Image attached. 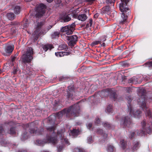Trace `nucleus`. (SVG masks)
Masks as SVG:
<instances>
[{"mask_svg":"<svg viewBox=\"0 0 152 152\" xmlns=\"http://www.w3.org/2000/svg\"><path fill=\"white\" fill-rule=\"evenodd\" d=\"M26 134H23L22 135L23 137V140H25V139H24V138H25V139H27V136H26Z\"/></svg>","mask_w":152,"mask_h":152,"instance_id":"obj_54","label":"nucleus"},{"mask_svg":"<svg viewBox=\"0 0 152 152\" xmlns=\"http://www.w3.org/2000/svg\"><path fill=\"white\" fill-rule=\"evenodd\" d=\"M145 98V96H142L139 99V101H138V104L142 109L145 111L146 115L149 116H150L149 120L150 122H147L145 120H143L141 122L140 129L137 132V135L140 136H142L146 133L150 134L151 132L152 128V117H151V113L146 106Z\"/></svg>","mask_w":152,"mask_h":152,"instance_id":"obj_1","label":"nucleus"},{"mask_svg":"<svg viewBox=\"0 0 152 152\" xmlns=\"http://www.w3.org/2000/svg\"><path fill=\"white\" fill-rule=\"evenodd\" d=\"M91 26H90V25L89 24V23H87L86 25L85 28L86 29H87L89 27H90Z\"/></svg>","mask_w":152,"mask_h":152,"instance_id":"obj_57","label":"nucleus"},{"mask_svg":"<svg viewBox=\"0 0 152 152\" xmlns=\"http://www.w3.org/2000/svg\"><path fill=\"white\" fill-rule=\"evenodd\" d=\"M67 95L66 97L67 99H72L73 98V95L75 94V92L73 88L72 87H69L68 90L67 91Z\"/></svg>","mask_w":152,"mask_h":152,"instance_id":"obj_10","label":"nucleus"},{"mask_svg":"<svg viewBox=\"0 0 152 152\" xmlns=\"http://www.w3.org/2000/svg\"><path fill=\"white\" fill-rule=\"evenodd\" d=\"M103 126L107 129H109L110 127V124L108 122H105L103 123Z\"/></svg>","mask_w":152,"mask_h":152,"instance_id":"obj_33","label":"nucleus"},{"mask_svg":"<svg viewBox=\"0 0 152 152\" xmlns=\"http://www.w3.org/2000/svg\"><path fill=\"white\" fill-rule=\"evenodd\" d=\"M128 110L129 112V114L132 115V114L134 117L135 118H138L139 116V115L141 113V111L139 110H137L136 111H134L133 110H132V107L131 112L130 113V109H128Z\"/></svg>","mask_w":152,"mask_h":152,"instance_id":"obj_17","label":"nucleus"},{"mask_svg":"<svg viewBox=\"0 0 152 152\" xmlns=\"http://www.w3.org/2000/svg\"><path fill=\"white\" fill-rule=\"evenodd\" d=\"M47 131L48 132L50 133V136H47V139L48 141L53 144H56L57 142V137L54 132L55 128L54 126L49 127L47 128Z\"/></svg>","mask_w":152,"mask_h":152,"instance_id":"obj_4","label":"nucleus"},{"mask_svg":"<svg viewBox=\"0 0 152 152\" xmlns=\"http://www.w3.org/2000/svg\"><path fill=\"white\" fill-rule=\"evenodd\" d=\"M55 54L58 57H61L64 56V52L62 51L56 52Z\"/></svg>","mask_w":152,"mask_h":152,"instance_id":"obj_30","label":"nucleus"},{"mask_svg":"<svg viewBox=\"0 0 152 152\" xmlns=\"http://www.w3.org/2000/svg\"><path fill=\"white\" fill-rule=\"evenodd\" d=\"M27 24L26 23H25L24 25V28H26L27 27Z\"/></svg>","mask_w":152,"mask_h":152,"instance_id":"obj_62","label":"nucleus"},{"mask_svg":"<svg viewBox=\"0 0 152 152\" xmlns=\"http://www.w3.org/2000/svg\"><path fill=\"white\" fill-rule=\"evenodd\" d=\"M100 121L99 119L98 118H96V121H95V123L97 124H99L100 123Z\"/></svg>","mask_w":152,"mask_h":152,"instance_id":"obj_45","label":"nucleus"},{"mask_svg":"<svg viewBox=\"0 0 152 152\" xmlns=\"http://www.w3.org/2000/svg\"><path fill=\"white\" fill-rule=\"evenodd\" d=\"M11 60L12 61H14L16 58V57L15 56H11Z\"/></svg>","mask_w":152,"mask_h":152,"instance_id":"obj_53","label":"nucleus"},{"mask_svg":"<svg viewBox=\"0 0 152 152\" xmlns=\"http://www.w3.org/2000/svg\"><path fill=\"white\" fill-rule=\"evenodd\" d=\"M93 20L91 18L89 19V23H89L90 25V26H92L93 24Z\"/></svg>","mask_w":152,"mask_h":152,"instance_id":"obj_44","label":"nucleus"},{"mask_svg":"<svg viewBox=\"0 0 152 152\" xmlns=\"http://www.w3.org/2000/svg\"><path fill=\"white\" fill-rule=\"evenodd\" d=\"M45 10H35L34 12L35 13L36 17L39 18L43 16L45 13Z\"/></svg>","mask_w":152,"mask_h":152,"instance_id":"obj_16","label":"nucleus"},{"mask_svg":"<svg viewBox=\"0 0 152 152\" xmlns=\"http://www.w3.org/2000/svg\"><path fill=\"white\" fill-rule=\"evenodd\" d=\"M99 14L98 13H96L94 15V17L95 18H97L99 16Z\"/></svg>","mask_w":152,"mask_h":152,"instance_id":"obj_51","label":"nucleus"},{"mask_svg":"<svg viewBox=\"0 0 152 152\" xmlns=\"http://www.w3.org/2000/svg\"><path fill=\"white\" fill-rule=\"evenodd\" d=\"M55 4L53 7V8H57L58 7L62 6V4L61 3V0H55Z\"/></svg>","mask_w":152,"mask_h":152,"instance_id":"obj_24","label":"nucleus"},{"mask_svg":"<svg viewBox=\"0 0 152 152\" xmlns=\"http://www.w3.org/2000/svg\"><path fill=\"white\" fill-rule=\"evenodd\" d=\"M107 151L108 152H113V147L111 145L108 146L107 148Z\"/></svg>","mask_w":152,"mask_h":152,"instance_id":"obj_35","label":"nucleus"},{"mask_svg":"<svg viewBox=\"0 0 152 152\" xmlns=\"http://www.w3.org/2000/svg\"><path fill=\"white\" fill-rule=\"evenodd\" d=\"M121 2L119 4V9L120 10H129L130 8H125V5H126L128 3V1L127 0H121Z\"/></svg>","mask_w":152,"mask_h":152,"instance_id":"obj_14","label":"nucleus"},{"mask_svg":"<svg viewBox=\"0 0 152 152\" xmlns=\"http://www.w3.org/2000/svg\"><path fill=\"white\" fill-rule=\"evenodd\" d=\"M78 37L76 35H73L67 37V39L69 41L68 45L71 46H73L77 41Z\"/></svg>","mask_w":152,"mask_h":152,"instance_id":"obj_8","label":"nucleus"},{"mask_svg":"<svg viewBox=\"0 0 152 152\" xmlns=\"http://www.w3.org/2000/svg\"><path fill=\"white\" fill-rule=\"evenodd\" d=\"M120 144L121 145V147L123 149H125L126 147V143L125 142L124 140H122L121 141Z\"/></svg>","mask_w":152,"mask_h":152,"instance_id":"obj_31","label":"nucleus"},{"mask_svg":"<svg viewBox=\"0 0 152 152\" xmlns=\"http://www.w3.org/2000/svg\"><path fill=\"white\" fill-rule=\"evenodd\" d=\"M14 47L13 45H7L5 47V50L6 53H3V54L5 56H7L8 54L9 55L10 53H11L14 50Z\"/></svg>","mask_w":152,"mask_h":152,"instance_id":"obj_11","label":"nucleus"},{"mask_svg":"<svg viewBox=\"0 0 152 152\" xmlns=\"http://www.w3.org/2000/svg\"><path fill=\"white\" fill-rule=\"evenodd\" d=\"M131 121L130 118L128 116H125L122 118L121 124L125 127H128L131 124Z\"/></svg>","mask_w":152,"mask_h":152,"instance_id":"obj_7","label":"nucleus"},{"mask_svg":"<svg viewBox=\"0 0 152 152\" xmlns=\"http://www.w3.org/2000/svg\"><path fill=\"white\" fill-rule=\"evenodd\" d=\"M47 8V6L44 4L42 3L37 4L35 7V10H44Z\"/></svg>","mask_w":152,"mask_h":152,"instance_id":"obj_19","label":"nucleus"},{"mask_svg":"<svg viewBox=\"0 0 152 152\" xmlns=\"http://www.w3.org/2000/svg\"><path fill=\"white\" fill-rule=\"evenodd\" d=\"M131 88H127L126 89V90L128 93H129L131 91Z\"/></svg>","mask_w":152,"mask_h":152,"instance_id":"obj_55","label":"nucleus"},{"mask_svg":"<svg viewBox=\"0 0 152 152\" xmlns=\"http://www.w3.org/2000/svg\"><path fill=\"white\" fill-rule=\"evenodd\" d=\"M76 150L78 151V152H83V150L81 148H77Z\"/></svg>","mask_w":152,"mask_h":152,"instance_id":"obj_49","label":"nucleus"},{"mask_svg":"<svg viewBox=\"0 0 152 152\" xmlns=\"http://www.w3.org/2000/svg\"><path fill=\"white\" fill-rule=\"evenodd\" d=\"M61 31L63 32H66L68 35L71 34L73 32V28H70L69 26H66L62 27L61 28Z\"/></svg>","mask_w":152,"mask_h":152,"instance_id":"obj_9","label":"nucleus"},{"mask_svg":"<svg viewBox=\"0 0 152 152\" xmlns=\"http://www.w3.org/2000/svg\"><path fill=\"white\" fill-rule=\"evenodd\" d=\"M71 12L72 13H69L71 14L70 15H71V16H72L75 18H77L78 16L77 13L79 12V10H73Z\"/></svg>","mask_w":152,"mask_h":152,"instance_id":"obj_26","label":"nucleus"},{"mask_svg":"<svg viewBox=\"0 0 152 152\" xmlns=\"http://www.w3.org/2000/svg\"><path fill=\"white\" fill-rule=\"evenodd\" d=\"M37 142L38 144L40 145H42L44 143V142L42 141L39 140H37Z\"/></svg>","mask_w":152,"mask_h":152,"instance_id":"obj_42","label":"nucleus"},{"mask_svg":"<svg viewBox=\"0 0 152 152\" xmlns=\"http://www.w3.org/2000/svg\"><path fill=\"white\" fill-rule=\"evenodd\" d=\"M33 51L31 47H28L27 49L26 53L23 54L21 57V59L24 63H29L33 59Z\"/></svg>","mask_w":152,"mask_h":152,"instance_id":"obj_3","label":"nucleus"},{"mask_svg":"<svg viewBox=\"0 0 152 152\" xmlns=\"http://www.w3.org/2000/svg\"><path fill=\"white\" fill-rule=\"evenodd\" d=\"M62 148L61 146H59L58 148V151L60 152L62 150Z\"/></svg>","mask_w":152,"mask_h":152,"instance_id":"obj_59","label":"nucleus"},{"mask_svg":"<svg viewBox=\"0 0 152 152\" xmlns=\"http://www.w3.org/2000/svg\"><path fill=\"white\" fill-rule=\"evenodd\" d=\"M43 24L42 22L38 23H37V30L34 31L33 34H34V35H37L39 32V31H38L37 30L38 29H39L41 28V26L43 25Z\"/></svg>","mask_w":152,"mask_h":152,"instance_id":"obj_23","label":"nucleus"},{"mask_svg":"<svg viewBox=\"0 0 152 152\" xmlns=\"http://www.w3.org/2000/svg\"><path fill=\"white\" fill-rule=\"evenodd\" d=\"M58 49L60 50H64L66 51H67L68 49L66 45L65 44H61L59 45Z\"/></svg>","mask_w":152,"mask_h":152,"instance_id":"obj_29","label":"nucleus"},{"mask_svg":"<svg viewBox=\"0 0 152 152\" xmlns=\"http://www.w3.org/2000/svg\"><path fill=\"white\" fill-rule=\"evenodd\" d=\"M24 73L28 75H32V72L30 69H26L25 70V72H24Z\"/></svg>","mask_w":152,"mask_h":152,"instance_id":"obj_32","label":"nucleus"},{"mask_svg":"<svg viewBox=\"0 0 152 152\" xmlns=\"http://www.w3.org/2000/svg\"><path fill=\"white\" fill-rule=\"evenodd\" d=\"M134 133L132 132L131 133L130 135L129 136V137L130 138H132L134 136Z\"/></svg>","mask_w":152,"mask_h":152,"instance_id":"obj_48","label":"nucleus"},{"mask_svg":"<svg viewBox=\"0 0 152 152\" xmlns=\"http://www.w3.org/2000/svg\"><path fill=\"white\" fill-rule=\"evenodd\" d=\"M113 97L114 99H115V93L113 94Z\"/></svg>","mask_w":152,"mask_h":152,"instance_id":"obj_63","label":"nucleus"},{"mask_svg":"<svg viewBox=\"0 0 152 152\" xmlns=\"http://www.w3.org/2000/svg\"><path fill=\"white\" fill-rule=\"evenodd\" d=\"M65 79V78L64 77H60L59 79V81H64V80Z\"/></svg>","mask_w":152,"mask_h":152,"instance_id":"obj_50","label":"nucleus"},{"mask_svg":"<svg viewBox=\"0 0 152 152\" xmlns=\"http://www.w3.org/2000/svg\"><path fill=\"white\" fill-rule=\"evenodd\" d=\"M65 131V129L63 128L60 130H58L57 132V135L58 136L61 138V139H63L64 138V133Z\"/></svg>","mask_w":152,"mask_h":152,"instance_id":"obj_21","label":"nucleus"},{"mask_svg":"<svg viewBox=\"0 0 152 152\" xmlns=\"http://www.w3.org/2000/svg\"><path fill=\"white\" fill-rule=\"evenodd\" d=\"M80 134V131L78 129H73L70 130L69 135L70 136H72L73 137H76Z\"/></svg>","mask_w":152,"mask_h":152,"instance_id":"obj_13","label":"nucleus"},{"mask_svg":"<svg viewBox=\"0 0 152 152\" xmlns=\"http://www.w3.org/2000/svg\"><path fill=\"white\" fill-rule=\"evenodd\" d=\"M101 42L99 41H94L93 42L91 43V45L92 46H94L96 45H98L99 44H101Z\"/></svg>","mask_w":152,"mask_h":152,"instance_id":"obj_37","label":"nucleus"},{"mask_svg":"<svg viewBox=\"0 0 152 152\" xmlns=\"http://www.w3.org/2000/svg\"><path fill=\"white\" fill-rule=\"evenodd\" d=\"M25 125L27 128L28 127L29 128L30 132L31 133H35L38 135L41 134H42V132L44 131L43 129L42 128L39 131H37V128L36 126V124L34 122L26 124Z\"/></svg>","mask_w":152,"mask_h":152,"instance_id":"obj_5","label":"nucleus"},{"mask_svg":"<svg viewBox=\"0 0 152 152\" xmlns=\"http://www.w3.org/2000/svg\"><path fill=\"white\" fill-rule=\"evenodd\" d=\"M97 133L99 134H103V131L101 129H97Z\"/></svg>","mask_w":152,"mask_h":152,"instance_id":"obj_41","label":"nucleus"},{"mask_svg":"<svg viewBox=\"0 0 152 152\" xmlns=\"http://www.w3.org/2000/svg\"><path fill=\"white\" fill-rule=\"evenodd\" d=\"M7 16L8 19L10 20H12L15 18V15L13 13L10 12L7 14Z\"/></svg>","mask_w":152,"mask_h":152,"instance_id":"obj_27","label":"nucleus"},{"mask_svg":"<svg viewBox=\"0 0 152 152\" xmlns=\"http://www.w3.org/2000/svg\"><path fill=\"white\" fill-rule=\"evenodd\" d=\"M42 48L45 51H47L48 50H50L53 48V45L52 44H48L42 45Z\"/></svg>","mask_w":152,"mask_h":152,"instance_id":"obj_18","label":"nucleus"},{"mask_svg":"<svg viewBox=\"0 0 152 152\" xmlns=\"http://www.w3.org/2000/svg\"><path fill=\"white\" fill-rule=\"evenodd\" d=\"M139 147V143L138 142L136 141L133 142L132 149L134 151L137 149Z\"/></svg>","mask_w":152,"mask_h":152,"instance_id":"obj_25","label":"nucleus"},{"mask_svg":"<svg viewBox=\"0 0 152 152\" xmlns=\"http://www.w3.org/2000/svg\"><path fill=\"white\" fill-rule=\"evenodd\" d=\"M70 15L71 14L69 12L63 13L61 15V18L64 22L69 21L71 19Z\"/></svg>","mask_w":152,"mask_h":152,"instance_id":"obj_12","label":"nucleus"},{"mask_svg":"<svg viewBox=\"0 0 152 152\" xmlns=\"http://www.w3.org/2000/svg\"><path fill=\"white\" fill-rule=\"evenodd\" d=\"M110 9H112L111 7H110L109 6H107L105 7V8L104 10H109Z\"/></svg>","mask_w":152,"mask_h":152,"instance_id":"obj_56","label":"nucleus"},{"mask_svg":"<svg viewBox=\"0 0 152 152\" xmlns=\"http://www.w3.org/2000/svg\"><path fill=\"white\" fill-rule=\"evenodd\" d=\"M59 32L58 31H55L51 34V37L52 39H55L59 37Z\"/></svg>","mask_w":152,"mask_h":152,"instance_id":"obj_28","label":"nucleus"},{"mask_svg":"<svg viewBox=\"0 0 152 152\" xmlns=\"http://www.w3.org/2000/svg\"><path fill=\"white\" fill-rule=\"evenodd\" d=\"M11 134H15V129L14 128H11L10 130V133Z\"/></svg>","mask_w":152,"mask_h":152,"instance_id":"obj_36","label":"nucleus"},{"mask_svg":"<svg viewBox=\"0 0 152 152\" xmlns=\"http://www.w3.org/2000/svg\"><path fill=\"white\" fill-rule=\"evenodd\" d=\"M69 26L70 27V28H73V31L74 30V27L75 26V23H73L70 25H69Z\"/></svg>","mask_w":152,"mask_h":152,"instance_id":"obj_43","label":"nucleus"},{"mask_svg":"<svg viewBox=\"0 0 152 152\" xmlns=\"http://www.w3.org/2000/svg\"><path fill=\"white\" fill-rule=\"evenodd\" d=\"M77 19L81 21H85L87 18L86 15L85 14L80 15L77 17Z\"/></svg>","mask_w":152,"mask_h":152,"instance_id":"obj_20","label":"nucleus"},{"mask_svg":"<svg viewBox=\"0 0 152 152\" xmlns=\"http://www.w3.org/2000/svg\"><path fill=\"white\" fill-rule=\"evenodd\" d=\"M109 89H108L107 90H104L102 92V94H103L104 93V92L105 91L106 92L107 90V91H109Z\"/></svg>","mask_w":152,"mask_h":152,"instance_id":"obj_61","label":"nucleus"},{"mask_svg":"<svg viewBox=\"0 0 152 152\" xmlns=\"http://www.w3.org/2000/svg\"><path fill=\"white\" fill-rule=\"evenodd\" d=\"M17 69L16 68H14L13 69V71L12 73L13 74L15 75L16 73V72L17 71Z\"/></svg>","mask_w":152,"mask_h":152,"instance_id":"obj_47","label":"nucleus"},{"mask_svg":"<svg viewBox=\"0 0 152 152\" xmlns=\"http://www.w3.org/2000/svg\"><path fill=\"white\" fill-rule=\"evenodd\" d=\"M20 9H22V7H20V6H16L15 7V10H20Z\"/></svg>","mask_w":152,"mask_h":152,"instance_id":"obj_52","label":"nucleus"},{"mask_svg":"<svg viewBox=\"0 0 152 152\" xmlns=\"http://www.w3.org/2000/svg\"><path fill=\"white\" fill-rule=\"evenodd\" d=\"M80 107L78 104H77L71 106L68 109H65L60 112L57 113L56 116L58 118H61L63 115L67 117L72 116L74 117L78 116L80 113Z\"/></svg>","mask_w":152,"mask_h":152,"instance_id":"obj_2","label":"nucleus"},{"mask_svg":"<svg viewBox=\"0 0 152 152\" xmlns=\"http://www.w3.org/2000/svg\"><path fill=\"white\" fill-rule=\"evenodd\" d=\"M20 10H16V11L15 12V13L17 14L20 13Z\"/></svg>","mask_w":152,"mask_h":152,"instance_id":"obj_60","label":"nucleus"},{"mask_svg":"<svg viewBox=\"0 0 152 152\" xmlns=\"http://www.w3.org/2000/svg\"><path fill=\"white\" fill-rule=\"evenodd\" d=\"M93 140L91 136H89L88 138L87 142L89 143H91L92 142Z\"/></svg>","mask_w":152,"mask_h":152,"instance_id":"obj_38","label":"nucleus"},{"mask_svg":"<svg viewBox=\"0 0 152 152\" xmlns=\"http://www.w3.org/2000/svg\"><path fill=\"white\" fill-rule=\"evenodd\" d=\"M130 12L129 10H120L121 19L119 21L120 25H123L126 22Z\"/></svg>","mask_w":152,"mask_h":152,"instance_id":"obj_6","label":"nucleus"},{"mask_svg":"<svg viewBox=\"0 0 152 152\" xmlns=\"http://www.w3.org/2000/svg\"><path fill=\"white\" fill-rule=\"evenodd\" d=\"M126 99L128 100V109L130 110V113L132 112V106L130 104V102L132 100V98L130 96H129L126 97Z\"/></svg>","mask_w":152,"mask_h":152,"instance_id":"obj_22","label":"nucleus"},{"mask_svg":"<svg viewBox=\"0 0 152 152\" xmlns=\"http://www.w3.org/2000/svg\"><path fill=\"white\" fill-rule=\"evenodd\" d=\"M103 13H107V15H109L112 17H114L116 15V12L114 10L113 12L112 10H103Z\"/></svg>","mask_w":152,"mask_h":152,"instance_id":"obj_15","label":"nucleus"},{"mask_svg":"<svg viewBox=\"0 0 152 152\" xmlns=\"http://www.w3.org/2000/svg\"><path fill=\"white\" fill-rule=\"evenodd\" d=\"M64 140L66 144H69V142H68V140L67 139H64Z\"/></svg>","mask_w":152,"mask_h":152,"instance_id":"obj_58","label":"nucleus"},{"mask_svg":"<svg viewBox=\"0 0 152 152\" xmlns=\"http://www.w3.org/2000/svg\"><path fill=\"white\" fill-rule=\"evenodd\" d=\"M87 127L90 129L92 126V124L91 123H89L87 125Z\"/></svg>","mask_w":152,"mask_h":152,"instance_id":"obj_46","label":"nucleus"},{"mask_svg":"<svg viewBox=\"0 0 152 152\" xmlns=\"http://www.w3.org/2000/svg\"><path fill=\"white\" fill-rule=\"evenodd\" d=\"M146 66L149 67H152V61L147 62L145 64Z\"/></svg>","mask_w":152,"mask_h":152,"instance_id":"obj_39","label":"nucleus"},{"mask_svg":"<svg viewBox=\"0 0 152 152\" xmlns=\"http://www.w3.org/2000/svg\"><path fill=\"white\" fill-rule=\"evenodd\" d=\"M53 0H46L48 2H51Z\"/></svg>","mask_w":152,"mask_h":152,"instance_id":"obj_64","label":"nucleus"},{"mask_svg":"<svg viewBox=\"0 0 152 152\" xmlns=\"http://www.w3.org/2000/svg\"><path fill=\"white\" fill-rule=\"evenodd\" d=\"M72 51L71 50L70 51L65 52H64V56H68L72 54Z\"/></svg>","mask_w":152,"mask_h":152,"instance_id":"obj_40","label":"nucleus"},{"mask_svg":"<svg viewBox=\"0 0 152 152\" xmlns=\"http://www.w3.org/2000/svg\"><path fill=\"white\" fill-rule=\"evenodd\" d=\"M107 112H108V113H111L112 111V105L110 104L108 105L107 107Z\"/></svg>","mask_w":152,"mask_h":152,"instance_id":"obj_34","label":"nucleus"}]
</instances>
